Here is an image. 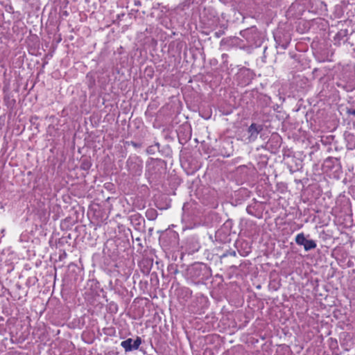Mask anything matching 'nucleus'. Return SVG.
Listing matches in <instances>:
<instances>
[{
  "label": "nucleus",
  "mask_w": 355,
  "mask_h": 355,
  "mask_svg": "<svg viewBox=\"0 0 355 355\" xmlns=\"http://www.w3.org/2000/svg\"><path fill=\"white\" fill-rule=\"evenodd\" d=\"M146 168V176L149 182H157L165 175L166 164L161 159L151 158L147 162Z\"/></svg>",
  "instance_id": "f257e3e1"
},
{
  "label": "nucleus",
  "mask_w": 355,
  "mask_h": 355,
  "mask_svg": "<svg viewBox=\"0 0 355 355\" xmlns=\"http://www.w3.org/2000/svg\"><path fill=\"white\" fill-rule=\"evenodd\" d=\"M239 34L247 41L249 46H259L261 44V33L254 26L241 31Z\"/></svg>",
  "instance_id": "f03ea898"
},
{
  "label": "nucleus",
  "mask_w": 355,
  "mask_h": 355,
  "mask_svg": "<svg viewBox=\"0 0 355 355\" xmlns=\"http://www.w3.org/2000/svg\"><path fill=\"white\" fill-rule=\"evenodd\" d=\"M142 343L141 337L137 336L135 340L131 338H127L121 343V346L124 349L125 352L137 350Z\"/></svg>",
  "instance_id": "7ed1b4c3"
},
{
  "label": "nucleus",
  "mask_w": 355,
  "mask_h": 355,
  "mask_svg": "<svg viewBox=\"0 0 355 355\" xmlns=\"http://www.w3.org/2000/svg\"><path fill=\"white\" fill-rule=\"evenodd\" d=\"M295 241L298 245H303L305 251L313 250L317 246L315 241L306 239L304 233L298 234L295 236Z\"/></svg>",
  "instance_id": "20e7f679"
},
{
  "label": "nucleus",
  "mask_w": 355,
  "mask_h": 355,
  "mask_svg": "<svg viewBox=\"0 0 355 355\" xmlns=\"http://www.w3.org/2000/svg\"><path fill=\"white\" fill-rule=\"evenodd\" d=\"M274 38L276 42V47H281L285 50L291 42V37L282 32H277L274 35Z\"/></svg>",
  "instance_id": "39448f33"
},
{
  "label": "nucleus",
  "mask_w": 355,
  "mask_h": 355,
  "mask_svg": "<svg viewBox=\"0 0 355 355\" xmlns=\"http://www.w3.org/2000/svg\"><path fill=\"white\" fill-rule=\"evenodd\" d=\"M262 130H263L262 125L252 123L248 128V132L249 134V136L248 137V141L250 142L254 141L257 139L258 135Z\"/></svg>",
  "instance_id": "423d86ee"
},
{
  "label": "nucleus",
  "mask_w": 355,
  "mask_h": 355,
  "mask_svg": "<svg viewBox=\"0 0 355 355\" xmlns=\"http://www.w3.org/2000/svg\"><path fill=\"white\" fill-rule=\"evenodd\" d=\"M131 224L135 227L136 230H139L142 227L145 220L142 216L139 213H135L130 216Z\"/></svg>",
  "instance_id": "0eeeda50"
},
{
  "label": "nucleus",
  "mask_w": 355,
  "mask_h": 355,
  "mask_svg": "<svg viewBox=\"0 0 355 355\" xmlns=\"http://www.w3.org/2000/svg\"><path fill=\"white\" fill-rule=\"evenodd\" d=\"M234 149L232 142L226 141L223 142L221 153L223 157H229L233 155Z\"/></svg>",
  "instance_id": "6e6552de"
},
{
  "label": "nucleus",
  "mask_w": 355,
  "mask_h": 355,
  "mask_svg": "<svg viewBox=\"0 0 355 355\" xmlns=\"http://www.w3.org/2000/svg\"><path fill=\"white\" fill-rule=\"evenodd\" d=\"M207 268L205 265H194L190 269V272L193 277H199L201 275V272Z\"/></svg>",
  "instance_id": "1a4fd4ad"
},
{
  "label": "nucleus",
  "mask_w": 355,
  "mask_h": 355,
  "mask_svg": "<svg viewBox=\"0 0 355 355\" xmlns=\"http://www.w3.org/2000/svg\"><path fill=\"white\" fill-rule=\"evenodd\" d=\"M336 165H339V159L336 157H329L324 160V167L331 169Z\"/></svg>",
  "instance_id": "9d476101"
},
{
  "label": "nucleus",
  "mask_w": 355,
  "mask_h": 355,
  "mask_svg": "<svg viewBox=\"0 0 355 355\" xmlns=\"http://www.w3.org/2000/svg\"><path fill=\"white\" fill-rule=\"evenodd\" d=\"M157 211L156 209H153V208H150V209H148L146 211V217L149 220H154L157 218Z\"/></svg>",
  "instance_id": "9b49d317"
},
{
  "label": "nucleus",
  "mask_w": 355,
  "mask_h": 355,
  "mask_svg": "<svg viewBox=\"0 0 355 355\" xmlns=\"http://www.w3.org/2000/svg\"><path fill=\"white\" fill-rule=\"evenodd\" d=\"M155 148H157V149H159V143H157L155 144V146H148L146 149V152L148 154H150V155H153L155 153Z\"/></svg>",
  "instance_id": "f8f14e48"
},
{
  "label": "nucleus",
  "mask_w": 355,
  "mask_h": 355,
  "mask_svg": "<svg viewBox=\"0 0 355 355\" xmlns=\"http://www.w3.org/2000/svg\"><path fill=\"white\" fill-rule=\"evenodd\" d=\"M230 40H231L232 42L235 44H239V43L241 42H242V40L237 37H234L233 38H230Z\"/></svg>",
  "instance_id": "ddd939ff"
},
{
  "label": "nucleus",
  "mask_w": 355,
  "mask_h": 355,
  "mask_svg": "<svg viewBox=\"0 0 355 355\" xmlns=\"http://www.w3.org/2000/svg\"><path fill=\"white\" fill-rule=\"evenodd\" d=\"M225 32L223 31H218L214 33V36L217 38H219L223 35H224Z\"/></svg>",
  "instance_id": "4468645a"
},
{
  "label": "nucleus",
  "mask_w": 355,
  "mask_h": 355,
  "mask_svg": "<svg viewBox=\"0 0 355 355\" xmlns=\"http://www.w3.org/2000/svg\"><path fill=\"white\" fill-rule=\"evenodd\" d=\"M346 32L347 31L345 30V31H339L337 34H336V37H342V36H345V34H346Z\"/></svg>",
  "instance_id": "2eb2a0df"
},
{
  "label": "nucleus",
  "mask_w": 355,
  "mask_h": 355,
  "mask_svg": "<svg viewBox=\"0 0 355 355\" xmlns=\"http://www.w3.org/2000/svg\"><path fill=\"white\" fill-rule=\"evenodd\" d=\"M137 167V170L135 171V173H138V174H140L141 173V171H142V167L141 165H136V164H134V167Z\"/></svg>",
  "instance_id": "dca6fc26"
},
{
  "label": "nucleus",
  "mask_w": 355,
  "mask_h": 355,
  "mask_svg": "<svg viewBox=\"0 0 355 355\" xmlns=\"http://www.w3.org/2000/svg\"><path fill=\"white\" fill-rule=\"evenodd\" d=\"M347 112L349 114L355 116V110L354 109H348Z\"/></svg>",
  "instance_id": "f3484780"
},
{
  "label": "nucleus",
  "mask_w": 355,
  "mask_h": 355,
  "mask_svg": "<svg viewBox=\"0 0 355 355\" xmlns=\"http://www.w3.org/2000/svg\"><path fill=\"white\" fill-rule=\"evenodd\" d=\"M131 144L133 146H135L136 148H140L141 146V145L140 144H138V143H136L134 141H132Z\"/></svg>",
  "instance_id": "a211bd4d"
},
{
  "label": "nucleus",
  "mask_w": 355,
  "mask_h": 355,
  "mask_svg": "<svg viewBox=\"0 0 355 355\" xmlns=\"http://www.w3.org/2000/svg\"><path fill=\"white\" fill-rule=\"evenodd\" d=\"M141 5V1H139V0H136V1H135V6H140Z\"/></svg>",
  "instance_id": "6ab92c4d"
},
{
  "label": "nucleus",
  "mask_w": 355,
  "mask_h": 355,
  "mask_svg": "<svg viewBox=\"0 0 355 355\" xmlns=\"http://www.w3.org/2000/svg\"><path fill=\"white\" fill-rule=\"evenodd\" d=\"M235 254H236L235 252H233V253H232V255H235Z\"/></svg>",
  "instance_id": "aec40b11"
},
{
  "label": "nucleus",
  "mask_w": 355,
  "mask_h": 355,
  "mask_svg": "<svg viewBox=\"0 0 355 355\" xmlns=\"http://www.w3.org/2000/svg\"><path fill=\"white\" fill-rule=\"evenodd\" d=\"M235 254H236L235 252H233V253H232V255H235Z\"/></svg>",
  "instance_id": "412c9836"
}]
</instances>
